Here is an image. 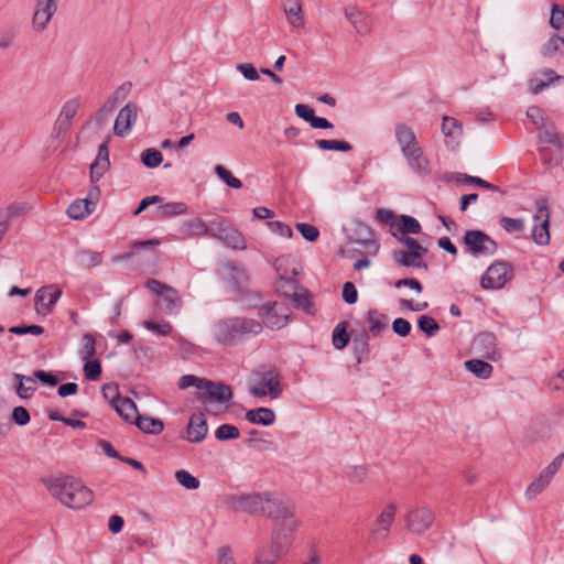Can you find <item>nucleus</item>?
<instances>
[{
	"label": "nucleus",
	"mask_w": 564,
	"mask_h": 564,
	"mask_svg": "<svg viewBox=\"0 0 564 564\" xmlns=\"http://www.w3.org/2000/svg\"><path fill=\"white\" fill-rule=\"evenodd\" d=\"M249 392L257 398H263L267 394H269L271 399L279 398L282 393L279 372L274 368L263 371L256 380L254 384L250 387Z\"/></svg>",
	"instance_id": "9d476101"
},
{
	"label": "nucleus",
	"mask_w": 564,
	"mask_h": 564,
	"mask_svg": "<svg viewBox=\"0 0 564 564\" xmlns=\"http://www.w3.org/2000/svg\"><path fill=\"white\" fill-rule=\"evenodd\" d=\"M208 425L203 412L193 413L188 420L186 435L183 436L189 443H200L205 440Z\"/></svg>",
	"instance_id": "aec40b11"
},
{
	"label": "nucleus",
	"mask_w": 564,
	"mask_h": 564,
	"mask_svg": "<svg viewBox=\"0 0 564 564\" xmlns=\"http://www.w3.org/2000/svg\"><path fill=\"white\" fill-rule=\"evenodd\" d=\"M143 326L148 330H150V332H152V333H154V334H156L159 336H167L173 330V326L171 325V323L165 322V321H162L160 323H156V322H153V321H145L143 323Z\"/></svg>",
	"instance_id": "3c124183"
},
{
	"label": "nucleus",
	"mask_w": 564,
	"mask_h": 564,
	"mask_svg": "<svg viewBox=\"0 0 564 564\" xmlns=\"http://www.w3.org/2000/svg\"><path fill=\"white\" fill-rule=\"evenodd\" d=\"M512 279L513 269L511 264L506 260H497L488 267L480 279V285L485 290H499Z\"/></svg>",
	"instance_id": "0eeeda50"
},
{
	"label": "nucleus",
	"mask_w": 564,
	"mask_h": 564,
	"mask_svg": "<svg viewBox=\"0 0 564 564\" xmlns=\"http://www.w3.org/2000/svg\"><path fill=\"white\" fill-rule=\"evenodd\" d=\"M79 354L83 360L90 359L96 354V340L91 334L83 336V346Z\"/></svg>",
	"instance_id": "864d4df0"
},
{
	"label": "nucleus",
	"mask_w": 564,
	"mask_h": 564,
	"mask_svg": "<svg viewBox=\"0 0 564 564\" xmlns=\"http://www.w3.org/2000/svg\"><path fill=\"white\" fill-rule=\"evenodd\" d=\"M369 338L367 329H361L352 338V351L358 364H361L370 352Z\"/></svg>",
	"instance_id": "c85d7f7f"
},
{
	"label": "nucleus",
	"mask_w": 564,
	"mask_h": 564,
	"mask_svg": "<svg viewBox=\"0 0 564 564\" xmlns=\"http://www.w3.org/2000/svg\"><path fill=\"white\" fill-rule=\"evenodd\" d=\"M101 392L104 398L110 403V405L113 408L116 404L120 401V392H119V386L117 383H105L101 387Z\"/></svg>",
	"instance_id": "603ef678"
},
{
	"label": "nucleus",
	"mask_w": 564,
	"mask_h": 564,
	"mask_svg": "<svg viewBox=\"0 0 564 564\" xmlns=\"http://www.w3.org/2000/svg\"><path fill=\"white\" fill-rule=\"evenodd\" d=\"M108 142L109 138L99 145L97 158L90 165V181L93 183L99 182L110 167Z\"/></svg>",
	"instance_id": "412c9836"
},
{
	"label": "nucleus",
	"mask_w": 564,
	"mask_h": 564,
	"mask_svg": "<svg viewBox=\"0 0 564 564\" xmlns=\"http://www.w3.org/2000/svg\"><path fill=\"white\" fill-rule=\"evenodd\" d=\"M348 325V322L343 321L333 330V345L338 350L344 349L350 340V335L347 332Z\"/></svg>",
	"instance_id": "e433bc0d"
},
{
	"label": "nucleus",
	"mask_w": 564,
	"mask_h": 564,
	"mask_svg": "<svg viewBox=\"0 0 564 564\" xmlns=\"http://www.w3.org/2000/svg\"><path fill=\"white\" fill-rule=\"evenodd\" d=\"M417 327L421 332L426 334L429 337L435 336L440 330L438 323L429 315H422L417 319Z\"/></svg>",
	"instance_id": "49530a36"
},
{
	"label": "nucleus",
	"mask_w": 564,
	"mask_h": 564,
	"mask_svg": "<svg viewBox=\"0 0 564 564\" xmlns=\"http://www.w3.org/2000/svg\"><path fill=\"white\" fill-rule=\"evenodd\" d=\"M239 435V429L231 424H221L215 432V436L218 441L236 440Z\"/></svg>",
	"instance_id": "8fccbe9b"
},
{
	"label": "nucleus",
	"mask_w": 564,
	"mask_h": 564,
	"mask_svg": "<svg viewBox=\"0 0 564 564\" xmlns=\"http://www.w3.org/2000/svg\"><path fill=\"white\" fill-rule=\"evenodd\" d=\"M561 46H564V37L554 34L543 46V55L552 56L556 52L561 51Z\"/></svg>",
	"instance_id": "4d7b16f0"
},
{
	"label": "nucleus",
	"mask_w": 564,
	"mask_h": 564,
	"mask_svg": "<svg viewBox=\"0 0 564 564\" xmlns=\"http://www.w3.org/2000/svg\"><path fill=\"white\" fill-rule=\"evenodd\" d=\"M365 322L369 324L368 333L376 337L382 336L388 329L389 318L386 314L380 313L377 308H370L365 317Z\"/></svg>",
	"instance_id": "b1692460"
},
{
	"label": "nucleus",
	"mask_w": 564,
	"mask_h": 564,
	"mask_svg": "<svg viewBox=\"0 0 564 564\" xmlns=\"http://www.w3.org/2000/svg\"><path fill=\"white\" fill-rule=\"evenodd\" d=\"M133 423L140 431L151 435H159L164 430V423L162 420L141 414H138L134 417Z\"/></svg>",
	"instance_id": "7c9ffc66"
},
{
	"label": "nucleus",
	"mask_w": 564,
	"mask_h": 564,
	"mask_svg": "<svg viewBox=\"0 0 564 564\" xmlns=\"http://www.w3.org/2000/svg\"><path fill=\"white\" fill-rule=\"evenodd\" d=\"M9 332L14 335L32 334L39 336L44 333V327L41 325H17L10 327Z\"/></svg>",
	"instance_id": "13d9d810"
},
{
	"label": "nucleus",
	"mask_w": 564,
	"mask_h": 564,
	"mask_svg": "<svg viewBox=\"0 0 564 564\" xmlns=\"http://www.w3.org/2000/svg\"><path fill=\"white\" fill-rule=\"evenodd\" d=\"M455 180L457 182H464V183H467V184H474V185H477L479 187H482V188H486V189H489V191H492V192H500V187L498 185L489 183L486 180L480 178L478 176H470L468 174L457 173Z\"/></svg>",
	"instance_id": "37998d69"
},
{
	"label": "nucleus",
	"mask_w": 564,
	"mask_h": 564,
	"mask_svg": "<svg viewBox=\"0 0 564 564\" xmlns=\"http://www.w3.org/2000/svg\"><path fill=\"white\" fill-rule=\"evenodd\" d=\"M102 372L101 362L99 359H87L84 365V373L86 379L96 381L100 378Z\"/></svg>",
	"instance_id": "09e8293b"
},
{
	"label": "nucleus",
	"mask_w": 564,
	"mask_h": 564,
	"mask_svg": "<svg viewBox=\"0 0 564 564\" xmlns=\"http://www.w3.org/2000/svg\"><path fill=\"white\" fill-rule=\"evenodd\" d=\"M147 288L160 296L158 305L165 314L174 315L180 312L183 301L180 293L174 288L155 279H150L147 282Z\"/></svg>",
	"instance_id": "423d86ee"
},
{
	"label": "nucleus",
	"mask_w": 564,
	"mask_h": 564,
	"mask_svg": "<svg viewBox=\"0 0 564 564\" xmlns=\"http://www.w3.org/2000/svg\"><path fill=\"white\" fill-rule=\"evenodd\" d=\"M395 138L410 166L416 171H421L426 161L423 158L422 148L419 145L413 130L400 123L395 127Z\"/></svg>",
	"instance_id": "20e7f679"
},
{
	"label": "nucleus",
	"mask_w": 564,
	"mask_h": 564,
	"mask_svg": "<svg viewBox=\"0 0 564 564\" xmlns=\"http://www.w3.org/2000/svg\"><path fill=\"white\" fill-rule=\"evenodd\" d=\"M291 300L295 308L302 310L307 314H313V303L306 291L303 293L296 291Z\"/></svg>",
	"instance_id": "de8ad7c7"
},
{
	"label": "nucleus",
	"mask_w": 564,
	"mask_h": 564,
	"mask_svg": "<svg viewBox=\"0 0 564 564\" xmlns=\"http://www.w3.org/2000/svg\"><path fill=\"white\" fill-rule=\"evenodd\" d=\"M315 145L324 151H341L348 152L352 150V145L344 140H326L318 139L315 141Z\"/></svg>",
	"instance_id": "58836bf2"
},
{
	"label": "nucleus",
	"mask_w": 564,
	"mask_h": 564,
	"mask_svg": "<svg viewBox=\"0 0 564 564\" xmlns=\"http://www.w3.org/2000/svg\"><path fill=\"white\" fill-rule=\"evenodd\" d=\"M215 174L226 183L227 186L232 188H241L242 182L232 175L230 171H228L225 166L218 164L214 169Z\"/></svg>",
	"instance_id": "c03bdc74"
},
{
	"label": "nucleus",
	"mask_w": 564,
	"mask_h": 564,
	"mask_svg": "<svg viewBox=\"0 0 564 564\" xmlns=\"http://www.w3.org/2000/svg\"><path fill=\"white\" fill-rule=\"evenodd\" d=\"M550 25L560 31L564 28V7L560 4H553L550 17Z\"/></svg>",
	"instance_id": "5fc2aeb1"
},
{
	"label": "nucleus",
	"mask_w": 564,
	"mask_h": 564,
	"mask_svg": "<svg viewBox=\"0 0 564 564\" xmlns=\"http://www.w3.org/2000/svg\"><path fill=\"white\" fill-rule=\"evenodd\" d=\"M466 251L474 257H490L498 250V243L482 230H467L463 237Z\"/></svg>",
	"instance_id": "39448f33"
},
{
	"label": "nucleus",
	"mask_w": 564,
	"mask_h": 564,
	"mask_svg": "<svg viewBox=\"0 0 564 564\" xmlns=\"http://www.w3.org/2000/svg\"><path fill=\"white\" fill-rule=\"evenodd\" d=\"M162 153L154 148L145 149L141 154V162L149 169L159 166L162 163Z\"/></svg>",
	"instance_id": "a18cd8bd"
},
{
	"label": "nucleus",
	"mask_w": 564,
	"mask_h": 564,
	"mask_svg": "<svg viewBox=\"0 0 564 564\" xmlns=\"http://www.w3.org/2000/svg\"><path fill=\"white\" fill-rule=\"evenodd\" d=\"M34 380H37L42 384L55 387L58 383V378L53 372H47L41 369L33 371Z\"/></svg>",
	"instance_id": "e2e57ef3"
},
{
	"label": "nucleus",
	"mask_w": 564,
	"mask_h": 564,
	"mask_svg": "<svg viewBox=\"0 0 564 564\" xmlns=\"http://www.w3.org/2000/svg\"><path fill=\"white\" fill-rule=\"evenodd\" d=\"M246 420L252 424L269 426L275 421V413L270 408H257L246 412Z\"/></svg>",
	"instance_id": "cd10ccee"
},
{
	"label": "nucleus",
	"mask_w": 564,
	"mask_h": 564,
	"mask_svg": "<svg viewBox=\"0 0 564 564\" xmlns=\"http://www.w3.org/2000/svg\"><path fill=\"white\" fill-rule=\"evenodd\" d=\"M224 242L232 249H245L246 240L243 236L234 228L227 220L213 221L210 224V236Z\"/></svg>",
	"instance_id": "9b49d317"
},
{
	"label": "nucleus",
	"mask_w": 564,
	"mask_h": 564,
	"mask_svg": "<svg viewBox=\"0 0 564 564\" xmlns=\"http://www.w3.org/2000/svg\"><path fill=\"white\" fill-rule=\"evenodd\" d=\"M427 251L422 252H406L405 250H395L393 252V259L397 260L400 265L405 268H419L429 270V264L423 260L424 254Z\"/></svg>",
	"instance_id": "393cba45"
},
{
	"label": "nucleus",
	"mask_w": 564,
	"mask_h": 564,
	"mask_svg": "<svg viewBox=\"0 0 564 564\" xmlns=\"http://www.w3.org/2000/svg\"><path fill=\"white\" fill-rule=\"evenodd\" d=\"M284 13L289 22L296 29L304 25L301 0H282Z\"/></svg>",
	"instance_id": "a878e982"
},
{
	"label": "nucleus",
	"mask_w": 564,
	"mask_h": 564,
	"mask_svg": "<svg viewBox=\"0 0 564 564\" xmlns=\"http://www.w3.org/2000/svg\"><path fill=\"white\" fill-rule=\"evenodd\" d=\"M262 329L263 326L260 321L237 316L216 323L214 335L219 344L235 346L242 340L259 335Z\"/></svg>",
	"instance_id": "7ed1b4c3"
},
{
	"label": "nucleus",
	"mask_w": 564,
	"mask_h": 564,
	"mask_svg": "<svg viewBox=\"0 0 564 564\" xmlns=\"http://www.w3.org/2000/svg\"><path fill=\"white\" fill-rule=\"evenodd\" d=\"M473 348L487 359L496 361L500 358V352L497 348V337L491 332L479 333L473 341Z\"/></svg>",
	"instance_id": "a211bd4d"
},
{
	"label": "nucleus",
	"mask_w": 564,
	"mask_h": 564,
	"mask_svg": "<svg viewBox=\"0 0 564 564\" xmlns=\"http://www.w3.org/2000/svg\"><path fill=\"white\" fill-rule=\"evenodd\" d=\"M43 484L53 497L70 509H82L94 501L93 490L72 476L44 479Z\"/></svg>",
	"instance_id": "f03ea898"
},
{
	"label": "nucleus",
	"mask_w": 564,
	"mask_h": 564,
	"mask_svg": "<svg viewBox=\"0 0 564 564\" xmlns=\"http://www.w3.org/2000/svg\"><path fill=\"white\" fill-rule=\"evenodd\" d=\"M264 514L274 521L270 551L275 558H281L291 547L293 534L300 527L295 505L282 495L269 492Z\"/></svg>",
	"instance_id": "f257e3e1"
},
{
	"label": "nucleus",
	"mask_w": 564,
	"mask_h": 564,
	"mask_svg": "<svg viewBox=\"0 0 564 564\" xmlns=\"http://www.w3.org/2000/svg\"><path fill=\"white\" fill-rule=\"evenodd\" d=\"M223 282L235 293L248 286L249 274L243 264L234 260H224L219 263Z\"/></svg>",
	"instance_id": "1a4fd4ad"
},
{
	"label": "nucleus",
	"mask_w": 564,
	"mask_h": 564,
	"mask_svg": "<svg viewBox=\"0 0 564 564\" xmlns=\"http://www.w3.org/2000/svg\"><path fill=\"white\" fill-rule=\"evenodd\" d=\"M275 291L284 296L290 297L296 293L297 291V281L294 278H285L283 275H280L279 279L274 283Z\"/></svg>",
	"instance_id": "4c0bfd02"
},
{
	"label": "nucleus",
	"mask_w": 564,
	"mask_h": 564,
	"mask_svg": "<svg viewBox=\"0 0 564 564\" xmlns=\"http://www.w3.org/2000/svg\"><path fill=\"white\" fill-rule=\"evenodd\" d=\"M174 477L176 481L187 490H195L199 488V479L185 469L176 470Z\"/></svg>",
	"instance_id": "79ce46f5"
},
{
	"label": "nucleus",
	"mask_w": 564,
	"mask_h": 564,
	"mask_svg": "<svg viewBox=\"0 0 564 564\" xmlns=\"http://www.w3.org/2000/svg\"><path fill=\"white\" fill-rule=\"evenodd\" d=\"M434 522V513L427 507L416 508L405 517V528L413 534L421 535L427 531Z\"/></svg>",
	"instance_id": "f8f14e48"
},
{
	"label": "nucleus",
	"mask_w": 564,
	"mask_h": 564,
	"mask_svg": "<svg viewBox=\"0 0 564 564\" xmlns=\"http://www.w3.org/2000/svg\"><path fill=\"white\" fill-rule=\"evenodd\" d=\"M18 35V30L13 26L7 28L1 31L0 34V50L4 51L9 48Z\"/></svg>",
	"instance_id": "0e129e2a"
},
{
	"label": "nucleus",
	"mask_w": 564,
	"mask_h": 564,
	"mask_svg": "<svg viewBox=\"0 0 564 564\" xmlns=\"http://www.w3.org/2000/svg\"><path fill=\"white\" fill-rule=\"evenodd\" d=\"M268 495L269 492L230 495L227 497L226 503L235 511H241L249 514H264Z\"/></svg>",
	"instance_id": "6e6552de"
},
{
	"label": "nucleus",
	"mask_w": 564,
	"mask_h": 564,
	"mask_svg": "<svg viewBox=\"0 0 564 564\" xmlns=\"http://www.w3.org/2000/svg\"><path fill=\"white\" fill-rule=\"evenodd\" d=\"M345 17L351 23L354 29L360 35H367L371 32V17L355 7H347L344 10Z\"/></svg>",
	"instance_id": "4be33fe9"
},
{
	"label": "nucleus",
	"mask_w": 564,
	"mask_h": 564,
	"mask_svg": "<svg viewBox=\"0 0 564 564\" xmlns=\"http://www.w3.org/2000/svg\"><path fill=\"white\" fill-rule=\"evenodd\" d=\"M397 507L394 503H389L381 514L377 518L375 525L371 529V533L376 534L380 530H384L389 532L394 518H395Z\"/></svg>",
	"instance_id": "473e14b6"
},
{
	"label": "nucleus",
	"mask_w": 564,
	"mask_h": 564,
	"mask_svg": "<svg viewBox=\"0 0 564 564\" xmlns=\"http://www.w3.org/2000/svg\"><path fill=\"white\" fill-rule=\"evenodd\" d=\"M411 323L402 317H398L392 323V330L400 337H406L411 333Z\"/></svg>",
	"instance_id": "774afa93"
},
{
	"label": "nucleus",
	"mask_w": 564,
	"mask_h": 564,
	"mask_svg": "<svg viewBox=\"0 0 564 564\" xmlns=\"http://www.w3.org/2000/svg\"><path fill=\"white\" fill-rule=\"evenodd\" d=\"M397 229L400 234L419 235L422 231V226L419 220L409 215H401L397 219V224L391 225V230Z\"/></svg>",
	"instance_id": "2f4dec72"
},
{
	"label": "nucleus",
	"mask_w": 564,
	"mask_h": 564,
	"mask_svg": "<svg viewBox=\"0 0 564 564\" xmlns=\"http://www.w3.org/2000/svg\"><path fill=\"white\" fill-rule=\"evenodd\" d=\"M61 296L62 290L54 284L39 289L35 293V304H41L42 307L36 308L37 313L50 314Z\"/></svg>",
	"instance_id": "6ab92c4d"
},
{
	"label": "nucleus",
	"mask_w": 564,
	"mask_h": 564,
	"mask_svg": "<svg viewBox=\"0 0 564 564\" xmlns=\"http://www.w3.org/2000/svg\"><path fill=\"white\" fill-rule=\"evenodd\" d=\"M72 127V121L58 116L54 123L52 135L56 139H64Z\"/></svg>",
	"instance_id": "052dcab7"
},
{
	"label": "nucleus",
	"mask_w": 564,
	"mask_h": 564,
	"mask_svg": "<svg viewBox=\"0 0 564 564\" xmlns=\"http://www.w3.org/2000/svg\"><path fill=\"white\" fill-rule=\"evenodd\" d=\"M258 315L261 318L262 326L264 325L270 329H280L289 322V316L279 310L276 302L262 304Z\"/></svg>",
	"instance_id": "4468645a"
},
{
	"label": "nucleus",
	"mask_w": 564,
	"mask_h": 564,
	"mask_svg": "<svg viewBox=\"0 0 564 564\" xmlns=\"http://www.w3.org/2000/svg\"><path fill=\"white\" fill-rule=\"evenodd\" d=\"M267 225L272 232H274L281 237L291 238L293 235L291 227L282 221L272 220V221H268Z\"/></svg>",
	"instance_id": "69168bd1"
},
{
	"label": "nucleus",
	"mask_w": 564,
	"mask_h": 564,
	"mask_svg": "<svg viewBox=\"0 0 564 564\" xmlns=\"http://www.w3.org/2000/svg\"><path fill=\"white\" fill-rule=\"evenodd\" d=\"M79 108V100L77 98L67 100L61 110L59 117L67 119L69 121L76 116Z\"/></svg>",
	"instance_id": "680f3d73"
},
{
	"label": "nucleus",
	"mask_w": 564,
	"mask_h": 564,
	"mask_svg": "<svg viewBox=\"0 0 564 564\" xmlns=\"http://www.w3.org/2000/svg\"><path fill=\"white\" fill-rule=\"evenodd\" d=\"M113 409L124 421L130 423H133L134 417L139 414L137 404L130 398H121Z\"/></svg>",
	"instance_id": "f704fd0d"
},
{
	"label": "nucleus",
	"mask_w": 564,
	"mask_h": 564,
	"mask_svg": "<svg viewBox=\"0 0 564 564\" xmlns=\"http://www.w3.org/2000/svg\"><path fill=\"white\" fill-rule=\"evenodd\" d=\"M465 368L480 379H489L494 371L489 362L477 358L466 360Z\"/></svg>",
	"instance_id": "72a5a7b5"
},
{
	"label": "nucleus",
	"mask_w": 564,
	"mask_h": 564,
	"mask_svg": "<svg viewBox=\"0 0 564 564\" xmlns=\"http://www.w3.org/2000/svg\"><path fill=\"white\" fill-rule=\"evenodd\" d=\"M352 243H357L366 249L370 256H376L380 249L379 241L375 238V234L370 226L362 221H356L352 234L349 237Z\"/></svg>",
	"instance_id": "ddd939ff"
},
{
	"label": "nucleus",
	"mask_w": 564,
	"mask_h": 564,
	"mask_svg": "<svg viewBox=\"0 0 564 564\" xmlns=\"http://www.w3.org/2000/svg\"><path fill=\"white\" fill-rule=\"evenodd\" d=\"M188 230L193 235L210 236V225H207L200 218H194L188 223Z\"/></svg>",
	"instance_id": "bf43d9fd"
},
{
	"label": "nucleus",
	"mask_w": 564,
	"mask_h": 564,
	"mask_svg": "<svg viewBox=\"0 0 564 564\" xmlns=\"http://www.w3.org/2000/svg\"><path fill=\"white\" fill-rule=\"evenodd\" d=\"M442 132L445 135L446 147L454 150L459 144V139L463 135V124L453 117L444 116Z\"/></svg>",
	"instance_id": "5701e85b"
},
{
	"label": "nucleus",
	"mask_w": 564,
	"mask_h": 564,
	"mask_svg": "<svg viewBox=\"0 0 564 564\" xmlns=\"http://www.w3.org/2000/svg\"><path fill=\"white\" fill-rule=\"evenodd\" d=\"M550 481L551 479L541 471L540 475L527 488L525 497L529 500L534 499L539 494H541L545 489Z\"/></svg>",
	"instance_id": "ea45409f"
},
{
	"label": "nucleus",
	"mask_w": 564,
	"mask_h": 564,
	"mask_svg": "<svg viewBox=\"0 0 564 564\" xmlns=\"http://www.w3.org/2000/svg\"><path fill=\"white\" fill-rule=\"evenodd\" d=\"M14 379L18 381V384L15 387L17 394L21 399H29L33 395L36 388L33 384H25V383H34V377L21 375V373H14Z\"/></svg>",
	"instance_id": "c9c22d12"
},
{
	"label": "nucleus",
	"mask_w": 564,
	"mask_h": 564,
	"mask_svg": "<svg viewBox=\"0 0 564 564\" xmlns=\"http://www.w3.org/2000/svg\"><path fill=\"white\" fill-rule=\"evenodd\" d=\"M205 393L202 398L203 403L207 402H218V403H228L232 397V390L231 388L224 383V382H216L206 379L205 382H203Z\"/></svg>",
	"instance_id": "dca6fc26"
},
{
	"label": "nucleus",
	"mask_w": 564,
	"mask_h": 564,
	"mask_svg": "<svg viewBox=\"0 0 564 564\" xmlns=\"http://www.w3.org/2000/svg\"><path fill=\"white\" fill-rule=\"evenodd\" d=\"M96 208V202L89 199H76L67 208V215L75 220L84 219Z\"/></svg>",
	"instance_id": "c756f323"
},
{
	"label": "nucleus",
	"mask_w": 564,
	"mask_h": 564,
	"mask_svg": "<svg viewBox=\"0 0 564 564\" xmlns=\"http://www.w3.org/2000/svg\"><path fill=\"white\" fill-rule=\"evenodd\" d=\"M234 301L240 303L245 310H253V308L260 310V306L262 305L261 304V301H262L261 294L259 292L249 290L248 286H246L242 290H238L235 293Z\"/></svg>",
	"instance_id": "bb28decb"
},
{
	"label": "nucleus",
	"mask_w": 564,
	"mask_h": 564,
	"mask_svg": "<svg viewBox=\"0 0 564 564\" xmlns=\"http://www.w3.org/2000/svg\"><path fill=\"white\" fill-rule=\"evenodd\" d=\"M536 221L532 237L536 245L545 246L550 242L549 220L550 210L545 204L538 207L536 214L534 215Z\"/></svg>",
	"instance_id": "f3484780"
},
{
	"label": "nucleus",
	"mask_w": 564,
	"mask_h": 564,
	"mask_svg": "<svg viewBox=\"0 0 564 564\" xmlns=\"http://www.w3.org/2000/svg\"><path fill=\"white\" fill-rule=\"evenodd\" d=\"M500 225L507 232H519L524 229L523 221L518 218L502 217Z\"/></svg>",
	"instance_id": "338daca9"
},
{
	"label": "nucleus",
	"mask_w": 564,
	"mask_h": 564,
	"mask_svg": "<svg viewBox=\"0 0 564 564\" xmlns=\"http://www.w3.org/2000/svg\"><path fill=\"white\" fill-rule=\"evenodd\" d=\"M295 227L302 237L310 242L316 241L319 237V230L311 224L299 223Z\"/></svg>",
	"instance_id": "6e6d98bb"
},
{
	"label": "nucleus",
	"mask_w": 564,
	"mask_h": 564,
	"mask_svg": "<svg viewBox=\"0 0 564 564\" xmlns=\"http://www.w3.org/2000/svg\"><path fill=\"white\" fill-rule=\"evenodd\" d=\"M187 212V205L183 202H170L159 206V213L164 218L182 215Z\"/></svg>",
	"instance_id": "a19ab883"
},
{
	"label": "nucleus",
	"mask_w": 564,
	"mask_h": 564,
	"mask_svg": "<svg viewBox=\"0 0 564 564\" xmlns=\"http://www.w3.org/2000/svg\"><path fill=\"white\" fill-rule=\"evenodd\" d=\"M138 112L139 107L135 102H128L123 108H121L115 121V134L120 138L128 135L137 120Z\"/></svg>",
	"instance_id": "2eb2a0df"
}]
</instances>
